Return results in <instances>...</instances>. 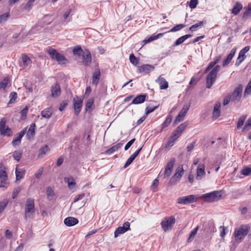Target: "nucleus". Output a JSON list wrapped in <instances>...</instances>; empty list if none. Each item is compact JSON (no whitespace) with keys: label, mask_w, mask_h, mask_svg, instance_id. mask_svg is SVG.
<instances>
[{"label":"nucleus","mask_w":251,"mask_h":251,"mask_svg":"<svg viewBox=\"0 0 251 251\" xmlns=\"http://www.w3.org/2000/svg\"><path fill=\"white\" fill-rule=\"evenodd\" d=\"M250 229L247 225H242L240 227L235 229L233 235L236 241L241 242L248 234Z\"/></svg>","instance_id":"1"},{"label":"nucleus","mask_w":251,"mask_h":251,"mask_svg":"<svg viewBox=\"0 0 251 251\" xmlns=\"http://www.w3.org/2000/svg\"><path fill=\"white\" fill-rule=\"evenodd\" d=\"M35 213L34 201L31 198H28L25 203L24 217L26 220L32 219L34 217Z\"/></svg>","instance_id":"2"},{"label":"nucleus","mask_w":251,"mask_h":251,"mask_svg":"<svg viewBox=\"0 0 251 251\" xmlns=\"http://www.w3.org/2000/svg\"><path fill=\"white\" fill-rule=\"evenodd\" d=\"M176 222V219L173 216L165 218L161 222V225L164 232L170 231Z\"/></svg>","instance_id":"3"},{"label":"nucleus","mask_w":251,"mask_h":251,"mask_svg":"<svg viewBox=\"0 0 251 251\" xmlns=\"http://www.w3.org/2000/svg\"><path fill=\"white\" fill-rule=\"evenodd\" d=\"M222 197L221 192L219 191H214L210 193L202 195L201 198L208 202H213L219 201Z\"/></svg>","instance_id":"4"},{"label":"nucleus","mask_w":251,"mask_h":251,"mask_svg":"<svg viewBox=\"0 0 251 251\" xmlns=\"http://www.w3.org/2000/svg\"><path fill=\"white\" fill-rule=\"evenodd\" d=\"M243 91V86L239 84L237 87L235 88L233 92L231 95H229L231 99V101L234 102H238L240 101Z\"/></svg>","instance_id":"5"},{"label":"nucleus","mask_w":251,"mask_h":251,"mask_svg":"<svg viewBox=\"0 0 251 251\" xmlns=\"http://www.w3.org/2000/svg\"><path fill=\"white\" fill-rule=\"evenodd\" d=\"M6 119L3 118L0 121V132L1 135L5 136H10L12 134L11 129L6 126Z\"/></svg>","instance_id":"6"},{"label":"nucleus","mask_w":251,"mask_h":251,"mask_svg":"<svg viewBox=\"0 0 251 251\" xmlns=\"http://www.w3.org/2000/svg\"><path fill=\"white\" fill-rule=\"evenodd\" d=\"M196 201L195 195H191L187 196L179 197L177 200V203L181 204H188L194 202Z\"/></svg>","instance_id":"7"},{"label":"nucleus","mask_w":251,"mask_h":251,"mask_svg":"<svg viewBox=\"0 0 251 251\" xmlns=\"http://www.w3.org/2000/svg\"><path fill=\"white\" fill-rule=\"evenodd\" d=\"M183 172L184 171L182 166L181 167H179L177 168L175 174L171 178L169 181L170 183L173 184L176 183L177 181H179L181 178V176L183 174Z\"/></svg>","instance_id":"8"},{"label":"nucleus","mask_w":251,"mask_h":251,"mask_svg":"<svg viewBox=\"0 0 251 251\" xmlns=\"http://www.w3.org/2000/svg\"><path fill=\"white\" fill-rule=\"evenodd\" d=\"M189 105H185L183 106V108L179 112L178 115L176 117L174 122V125L177 124L178 123L183 120L184 117L185 116L186 113H187L189 109Z\"/></svg>","instance_id":"9"},{"label":"nucleus","mask_w":251,"mask_h":251,"mask_svg":"<svg viewBox=\"0 0 251 251\" xmlns=\"http://www.w3.org/2000/svg\"><path fill=\"white\" fill-rule=\"evenodd\" d=\"M130 229V223L128 222H125L123 226L118 227L114 232V237L117 238L119 235L126 232Z\"/></svg>","instance_id":"10"},{"label":"nucleus","mask_w":251,"mask_h":251,"mask_svg":"<svg viewBox=\"0 0 251 251\" xmlns=\"http://www.w3.org/2000/svg\"><path fill=\"white\" fill-rule=\"evenodd\" d=\"M73 101L75 114L77 115L79 114L81 110L83 100L81 98L77 97L76 98H74Z\"/></svg>","instance_id":"11"},{"label":"nucleus","mask_w":251,"mask_h":251,"mask_svg":"<svg viewBox=\"0 0 251 251\" xmlns=\"http://www.w3.org/2000/svg\"><path fill=\"white\" fill-rule=\"evenodd\" d=\"M217 75H216L211 71L207 75L206 79V87L207 88L209 89L212 87V85L213 84L214 82L216 80Z\"/></svg>","instance_id":"12"},{"label":"nucleus","mask_w":251,"mask_h":251,"mask_svg":"<svg viewBox=\"0 0 251 251\" xmlns=\"http://www.w3.org/2000/svg\"><path fill=\"white\" fill-rule=\"evenodd\" d=\"M175 163V159L174 158H172L168 162L165 167V170L164 172V175L165 176L169 177L171 175Z\"/></svg>","instance_id":"13"},{"label":"nucleus","mask_w":251,"mask_h":251,"mask_svg":"<svg viewBox=\"0 0 251 251\" xmlns=\"http://www.w3.org/2000/svg\"><path fill=\"white\" fill-rule=\"evenodd\" d=\"M7 176L6 172L4 171H0V187H7Z\"/></svg>","instance_id":"14"},{"label":"nucleus","mask_w":251,"mask_h":251,"mask_svg":"<svg viewBox=\"0 0 251 251\" xmlns=\"http://www.w3.org/2000/svg\"><path fill=\"white\" fill-rule=\"evenodd\" d=\"M51 92V96L53 98H56L60 96L61 94V89L60 85L58 83H55L52 85Z\"/></svg>","instance_id":"15"},{"label":"nucleus","mask_w":251,"mask_h":251,"mask_svg":"<svg viewBox=\"0 0 251 251\" xmlns=\"http://www.w3.org/2000/svg\"><path fill=\"white\" fill-rule=\"evenodd\" d=\"M155 82L159 84L161 90L166 89L168 88L169 84L168 82L164 78L162 77L161 75H160L158 78L155 80Z\"/></svg>","instance_id":"16"},{"label":"nucleus","mask_w":251,"mask_h":251,"mask_svg":"<svg viewBox=\"0 0 251 251\" xmlns=\"http://www.w3.org/2000/svg\"><path fill=\"white\" fill-rule=\"evenodd\" d=\"M154 69V67L151 65L145 64L138 67V72L149 73Z\"/></svg>","instance_id":"17"},{"label":"nucleus","mask_w":251,"mask_h":251,"mask_svg":"<svg viewBox=\"0 0 251 251\" xmlns=\"http://www.w3.org/2000/svg\"><path fill=\"white\" fill-rule=\"evenodd\" d=\"M205 167L203 164H200L197 170V176L196 179L200 180L203 178L205 175V172L204 171Z\"/></svg>","instance_id":"18"},{"label":"nucleus","mask_w":251,"mask_h":251,"mask_svg":"<svg viewBox=\"0 0 251 251\" xmlns=\"http://www.w3.org/2000/svg\"><path fill=\"white\" fill-rule=\"evenodd\" d=\"M82 58L83 63L85 66L89 65L92 61L91 53L88 50H85V51L83 52Z\"/></svg>","instance_id":"19"},{"label":"nucleus","mask_w":251,"mask_h":251,"mask_svg":"<svg viewBox=\"0 0 251 251\" xmlns=\"http://www.w3.org/2000/svg\"><path fill=\"white\" fill-rule=\"evenodd\" d=\"M25 131L26 129L25 128L16 135L12 141V144L13 145H18L21 143V139L25 134Z\"/></svg>","instance_id":"20"},{"label":"nucleus","mask_w":251,"mask_h":251,"mask_svg":"<svg viewBox=\"0 0 251 251\" xmlns=\"http://www.w3.org/2000/svg\"><path fill=\"white\" fill-rule=\"evenodd\" d=\"M187 126V124L186 122L180 124L174 132L173 134H174V136L178 138L180 136L182 131L185 130Z\"/></svg>","instance_id":"21"},{"label":"nucleus","mask_w":251,"mask_h":251,"mask_svg":"<svg viewBox=\"0 0 251 251\" xmlns=\"http://www.w3.org/2000/svg\"><path fill=\"white\" fill-rule=\"evenodd\" d=\"M64 223L67 226H71L77 224L78 220L75 218L69 217L64 219Z\"/></svg>","instance_id":"22"},{"label":"nucleus","mask_w":251,"mask_h":251,"mask_svg":"<svg viewBox=\"0 0 251 251\" xmlns=\"http://www.w3.org/2000/svg\"><path fill=\"white\" fill-rule=\"evenodd\" d=\"M235 52H236L235 48H233L231 50L230 53L227 55L226 58V59H225L223 61V66L224 67L227 66L230 62L231 59H232V58L233 57V56L235 53Z\"/></svg>","instance_id":"23"},{"label":"nucleus","mask_w":251,"mask_h":251,"mask_svg":"<svg viewBox=\"0 0 251 251\" xmlns=\"http://www.w3.org/2000/svg\"><path fill=\"white\" fill-rule=\"evenodd\" d=\"M221 103L219 101L216 102L214 107L213 111V118L217 119L220 115Z\"/></svg>","instance_id":"24"},{"label":"nucleus","mask_w":251,"mask_h":251,"mask_svg":"<svg viewBox=\"0 0 251 251\" xmlns=\"http://www.w3.org/2000/svg\"><path fill=\"white\" fill-rule=\"evenodd\" d=\"M146 97H147V95H138L136 98H135L133 100L131 103L135 104L142 103L145 101Z\"/></svg>","instance_id":"25"},{"label":"nucleus","mask_w":251,"mask_h":251,"mask_svg":"<svg viewBox=\"0 0 251 251\" xmlns=\"http://www.w3.org/2000/svg\"><path fill=\"white\" fill-rule=\"evenodd\" d=\"M65 182L68 183V186L71 190L75 189L76 183L75 182V179L73 177H65L64 178Z\"/></svg>","instance_id":"26"},{"label":"nucleus","mask_w":251,"mask_h":251,"mask_svg":"<svg viewBox=\"0 0 251 251\" xmlns=\"http://www.w3.org/2000/svg\"><path fill=\"white\" fill-rule=\"evenodd\" d=\"M100 69H96L93 74L92 78V83L94 85H97L100 79Z\"/></svg>","instance_id":"27"},{"label":"nucleus","mask_w":251,"mask_h":251,"mask_svg":"<svg viewBox=\"0 0 251 251\" xmlns=\"http://www.w3.org/2000/svg\"><path fill=\"white\" fill-rule=\"evenodd\" d=\"M35 124L30 125V127L27 131L26 137L28 139L30 140L33 137L35 134Z\"/></svg>","instance_id":"28"},{"label":"nucleus","mask_w":251,"mask_h":251,"mask_svg":"<svg viewBox=\"0 0 251 251\" xmlns=\"http://www.w3.org/2000/svg\"><path fill=\"white\" fill-rule=\"evenodd\" d=\"M123 145L122 143H119L117 144L116 145L113 146L111 148H109V149L105 151V153L108 154H110L116 151H118Z\"/></svg>","instance_id":"29"},{"label":"nucleus","mask_w":251,"mask_h":251,"mask_svg":"<svg viewBox=\"0 0 251 251\" xmlns=\"http://www.w3.org/2000/svg\"><path fill=\"white\" fill-rule=\"evenodd\" d=\"M16 181L20 180L25 175V171L22 169H18L17 167L15 170Z\"/></svg>","instance_id":"30"},{"label":"nucleus","mask_w":251,"mask_h":251,"mask_svg":"<svg viewBox=\"0 0 251 251\" xmlns=\"http://www.w3.org/2000/svg\"><path fill=\"white\" fill-rule=\"evenodd\" d=\"M52 112L53 111L51 108H47L41 112V115L43 117L49 119L51 117L52 114Z\"/></svg>","instance_id":"31"},{"label":"nucleus","mask_w":251,"mask_h":251,"mask_svg":"<svg viewBox=\"0 0 251 251\" xmlns=\"http://www.w3.org/2000/svg\"><path fill=\"white\" fill-rule=\"evenodd\" d=\"M243 6L242 4L239 2H236L235 5L231 10V13L234 14L235 15L238 14L240 11L242 9Z\"/></svg>","instance_id":"32"},{"label":"nucleus","mask_w":251,"mask_h":251,"mask_svg":"<svg viewBox=\"0 0 251 251\" xmlns=\"http://www.w3.org/2000/svg\"><path fill=\"white\" fill-rule=\"evenodd\" d=\"M50 149L48 145H45L43 147H41L39 150L38 153L39 157H43L44 155L46 154V153L49 151Z\"/></svg>","instance_id":"33"},{"label":"nucleus","mask_w":251,"mask_h":251,"mask_svg":"<svg viewBox=\"0 0 251 251\" xmlns=\"http://www.w3.org/2000/svg\"><path fill=\"white\" fill-rule=\"evenodd\" d=\"M22 58L24 68L27 67L29 65H30L31 63V60L25 54H22Z\"/></svg>","instance_id":"34"},{"label":"nucleus","mask_w":251,"mask_h":251,"mask_svg":"<svg viewBox=\"0 0 251 251\" xmlns=\"http://www.w3.org/2000/svg\"><path fill=\"white\" fill-rule=\"evenodd\" d=\"M251 16V4H249L246 8L243 13L242 19L246 20Z\"/></svg>","instance_id":"35"},{"label":"nucleus","mask_w":251,"mask_h":251,"mask_svg":"<svg viewBox=\"0 0 251 251\" xmlns=\"http://www.w3.org/2000/svg\"><path fill=\"white\" fill-rule=\"evenodd\" d=\"M56 60L57 61L58 64L60 65H64L68 63V59H66L63 55L60 53L58 54V56L57 57Z\"/></svg>","instance_id":"36"},{"label":"nucleus","mask_w":251,"mask_h":251,"mask_svg":"<svg viewBox=\"0 0 251 251\" xmlns=\"http://www.w3.org/2000/svg\"><path fill=\"white\" fill-rule=\"evenodd\" d=\"M192 36L190 34H186L185 35H183L180 37H179L178 39H177L175 43V46H178L183 43L187 39L191 37Z\"/></svg>","instance_id":"37"},{"label":"nucleus","mask_w":251,"mask_h":251,"mask_svg":"<svg viewBox=\"0 0 251 251\" xmlns=\"http://www.w3.org/2000/svg\"><path fill=\"white\" fill-rule=\"evenodd\" d=\"M47 52L50 55L51 58L54 60H56L57 59L58 54L59 53L56 51V50L53 48H49L47 50Z\"/></svg>","instance_id":"38"},{"label":"nucleus","mask_w":251,"mask_h":251,"mask_svg":"<svg viewBox=\"0 0 251 251\" xmlns=\"http://www.w3.org/2000/svg\"><path fill=\"white\" fill-rule=\"evenodd\" d=\"M207 227L205 228V230L207 233H212L215 231V225L213 221H209L207 224Z\"/></svg>","instance_id":"39"},{"label":"nucleus","mask_w":251,"mask_h":251,"mask_svg":"<svg viewBox=\"0 0 251 251\" xmlns=\"http://www.w3.org/2000/svg\"><path fill=\"white\" fill-rule=\"evenodd\" d=\"M9 81L8 77H5L1 82H0V89H5L7 86Z\"/></svg>","instance_id":"40"},{"label":"nucleus","mask_w":251,"mask_h":251,"mask_svg":"<svg viewBox=\"0 0 251 251\" xmlns=\"http://www.w3.org/2000/svg\"><path fill=\"white\" fill-rule=\"evenodd\" d=\"M163 33H159L156 35H155V36H151L150 37H149L148 39H146L144 40V42H145V43H149L151 41H152L154 40H156L157 39H158L159 37L162 36L163 35Z\"/></svg>","instance_id":"41"},{"label":"nucleus","mask_w":251,"mask_h":251,"mask_svg":"<svg viewBox=\"0 0 251 251\" xmlns=\"http://www.w3.org/2000/svg\"><path fill=\"white\" fill-rule=\"evenodd\" d=\"M136 157L132 154L130 155V156L127 159L126 162L125 164L124 165L123 167V169H126V167H127L130 164H131V163L133 162V161L135 159Z\"/></svg>","instance_id":"42"},{"label":"nucleus","mask_w":251,"mask_h":251,"mask_svg":"<svg viewBox=\"0 0 251 251\" xmlns=\"http://www.w3.org/2000/svg\"><path fill=\"white\" fill-rule=\"evenodd\" d=\"M172 116L171 115L168 116L164 123L162 124V128H164L167 127L171 122Z\"/></svg>","instance_id":"43"},{"label":"nucleus","mask_w":251,"mask_h":251,"mask_svg":"<svg viewBox=\"0 0 251 251\" xmlns=\"http://www.w3.org/2000/svg\"><path fill=\"white\" fill-rule=\"evenodd\" d=\"M8 203L7 199H4L2 201L0 202V214L2 212Z\"/></svg>","instance_id":"44"},{"label":"nucleus","mask_w":251,"mask_h":251,"mask_svg":"<svg viewBox=\"0 0 251 251\" xmlns=\"http://www.w3.org/2000/svg\"><path fill=\"white\" fill-rule=\"evenodd\" d=\"M199 229V227L197 226L194 229H193V230L191 231L189 237L188 239V242H191L192 241V239L195 237V236L196 235L198 232V230Z\"/></svg>","instance_id":"45"},{"label":"nucleus","mask_w":251,"mask_h":251,"mask_svg":"<svg viewBox=\"0 0 251 251\" xmlns=\"http://www.w3.org/2000/svg\"><path fill=\"white\" fill-rule=\"evenodd\" d=\"M246 119V116H242L238 120L237 125V128H239L244 124V121Z\"/></svg>","instance_id":"46"},{"label":"nucleus","mask_w":251,"mask_h":251,"mask_svg":"<svg viewBox=\"0 0 251 251\" xmlns=\"http://www.w3.org/2000/svg\"><path fill=\"white\" fill-rule=\"evenodd\" d=\"M203 24V22L201 21L198 23L191 25L189 28V30L192 31H196L197 30V28L202 25Z\"/></svg>","instance_id":"47"},{"label":"nucleus","mask_w":251,"mask_h":251,"mask_svg":"<svg viewBox=\"0 0 251 251\" xmlns=\"http://www.w3.org/2000/svg\"><path fill=\"white\" fill-rule=\"evenodd\" d=\"M129 60L130 62L134 65H137L139 63L138 60L134 55L133 54H131L129 56Z\"/></svg>","instance_id":"48"},{"label":"nucleus","mask_w":251,"mask_h":251,"mask_svg":"<svg viewBox=\"0 0 251 251\" xmlns=\"http://www.w3.org/2000/svg\"><path fill=\"white\" fill-rule=\"evenodd\" d=\"M185 26V25L183 24L177 25H176L174 27H173L170 30V32H176V31L180 30L181 29L183 28Z\"/></svg>","instance_id":"49"},{"label":"nucleus","mask_w":251,"mask_h":251,"mask_svg":"<svg viewBox=\"0 0 251 251\" xmlns=\"http://www.w3.org/2000/svg\"><path fill=\"white\" fill-rule=\"evenodd\" d=\"M241 173L245 176H249L251 174V168L246 167L241 170Z\"/></svg>","instance_id":"50"},{"label":"nucleus","mask_w":251,"mask_h":251,"mask_svg":"<svg viewBox=\"0 0 251 251\" xmlns=\"http://www.w3.org/2000/svg\"><path fill=\"white\" fill-rule=\"evenodd\" d=\"M178 138L177 137L175 136L174 134H173L172 136L169 138L168 141V145L170 146H172L173 145L174 142Z\"/></svg>","instance_id":"51"},{"label":"nucleus","mask_w":251,"mask_h":251,"mask_svg":"<svg viewBox=\"0 0 251 251\" xmlns=\"http://www.w3.org/2000/svg\"><path fill=\"white\" fill-rule=\"evenodd\" d=\"M13 157L14 158L19 161L21 158V156H22V152L18 151H15L14 152H13Z\"/></svg>","instance_id":"52"},{"label":"nucleus","mask_w":251,"mask_h":251,"mask_svg":"<svg viewBox=\"0 0 251 251\" xmlns=\"http://www.w3.org/2000/svg\"><path fill=\"white\" fill-rule=\"evenodd\" d=\"M47 195V197L49 198H51L52 197L54 196V192L51 187H48L46 190Z\"/></svg>","instance_id":"53"},{"label":"nucleus","mask_w":251,"mask_h":251,"mask_svg":"<svg viewBox=\"0 0 251 251\" xmlns=\"http://www.w3.org/2000/svg\"><path fill=\"white\" fill-rule=\"evenodd\" d=\"M221 55H218L214 59V60L212 62H211L209 65H210V67H213L221 59Z\"/></svg>","instance_id":"54"},{"label":"nucleus","mask_w":251,"mask_h":251,"mask_svg":"<svg viewBox=\"0 0 251 251\" xmlns=\"http://www.w3.org/2000/svg\"><path fill=\"white\" fill-rule=\"evenodd\" d=\"M17 94L16 92H11L9 95L10 100L9 103H12L17 99Z\"/></svg>","instance_id":"55"},{"label":"nucleus","mask_w":251,"mask_h":251,"mask_svg":"<svg viewBox=\"0 0 251 251\" xmlns=\"http://www.w3.org/2000/svg\"><path fill=\"white\" fill-rule=\"evenodd\" d=\"M158 180L156 178L155 179L152 183V185L151 186V190L153 191V192H155L156 191V190H157V187L158 186Z\"/></svg>","instance_id":"56"},{"label":"nucleus","mask_w":251,"mask_h":251,"mask_svg":"<svg viewBox=\"0 0 251 251\" xmlns=\"http://www.w3.org/2000/svg\"><path fill=\"white\" fill-rule=\"evenodd\" d=\"M250 94H251V80L249 81V83L246 87L244 92V96H246V95Z\"/></svg>","instance_id":"57"},{"label":"nucleus","mask_w":251,"mask_h":251,"mask_svg":"<svg viewBox=\"0 0 251 251\" xmlns=\"http://www.w3.org/2000/svg\"><path fill=\"white\" fill-rule=\"evenodd\" d=\"M94 104V100L93 99L91 98L88 100V101L86 103V110H87L88 109H91L93 105Z\"/></svg>","instance_id":"58"},{"label":"nucleus","mask_w":251,"mask_h":251,"mask_svg":"<svg viewBox=\"0 0 251 251\" xmlns=\"http://www.w3.org/2000/svg\"><path fill=\"white\" fill-rule=\"evenodd\" d=\"M9 16L10 14L9 13H6L1 15L0 16V24L2 22L6 21Z\"/></svg>","instance_id":"59"},{"label":"nucleus","mask_w":251,"mask_h":251,"mask_svg":"<svg viewBox=\"0 0 251 251\" xmlns=\"http://www.w3.org/2000/svg\"><path fill=\"white\" fill-rule=\"evenodd\" d=\"M21 191V188L18 187L14 189V191L12 193V198L13 199H15L18 195L19 193Z\"/></svg>","instance_id":"60"},{"label":"nucleus","mask_w":251,"mask_h":251,"mask_svg":"<svg viewBox=\"0 0 251 251\" xmlns=\"http://www.w3.org/2000/svg\"><path fill=\"white\" fill-rule=\"evenodd\" d=\"M158 107V106H155L154 107H147L146 109V115H148L150 113L153 112L155 109H156Z\"/></svg>","instance_id":"61"},{"label":"nucleus","mask_w":251,"mask_h":251,"mask_svg":"<svg viewBox=\"0 0 251 251\" xmlns=\"http://www.w3.org/2000/svg\"><path fill=\"white\" fill-rule=\"evenodd\" d=\"M198 3V0H191L189 3V7L192 9H194L196 7Z\"/></svg>","instance_id":"62"},{"label":"nucleus","mask_w":251,"mask_h":251,"mask_svg":"<svg viewBox=\"0 0 251 251\" xmlns=\"http://www.w3.org/2000/svg\"><path fill=\"white\" fill-rule=\"evenodd\" d=\"M251 126V119L249 118L247 121L245 125L243 128V130H248Z\"/></svg>","instance_id":"63"},{"label":"nucleus","mask_w":251,"mask_h":251,"mask_svg":"<svg viewBox=\"0 0 251 251\" xmlns=\"http://www.w3.org/2000/svg\"><path fill=\"white\" fill-rule=\"evenodd\" d=\"M82 50L80 47H76L73 49V53L74 54H80Z\"/></svg>","instance_id":"64"}]
</instances>
